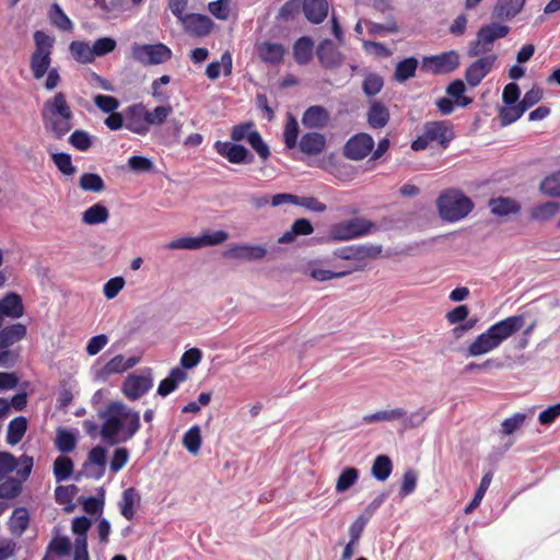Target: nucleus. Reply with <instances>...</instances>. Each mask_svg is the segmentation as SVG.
Masks as SVG:
<instances>
[{"label":"nucleus","mask_w":560,"mask_h":560,"mask_svg":"<svg viewBox=\"0 0 560 560\" xmlns=\"http://www.w3.org/2000/svg\"><path fill=\"white\" fill-rule=\"evenodd\" d=\"M98 417L103 420L100 435L109 445L131 440L141 427L140 413L120 401L109 402Z\"/></svg>","instance_id":"f257e3e1"},{"label":"nucleus","mask_w":560,"mask_h":560,"mask_svg":"<svg viewBox=\"0 0 560 560\" xmlns=\"http://www.w3.org/2000/svg\"><path fill=\"white\" fill-rule=\"evenodd\" d=\"M436 206L441 218L448 222L466 218L474 209L471 199L455 188L444 190L438 198Z\"/></svg>","instance_id":"f03ea898"},{"label":"nucleus","mask_w":560,"mask_h":560,"mask_svg":"<svg viewBox=\"0 0 560 560\" xmlns=\"http://www.w3.org/2000/svg\"><path fill=\"white\" fill-rule=\"evenodd\" d=\"M378 230L377 225L363 217L334 223L328 229V238L332 242H347L366 236Z\"/></svg>","instance_id":"7ed1b4c3"},{"label":"nucleus","mask_w":560,"mask_h":560,"mask_svg":"<svg viewBox=\"0 0 560 560\" xmlns=\"http://www.w3.org/2000/svg\"><path fill=\"white\" fill-rule=\"evenodd\" d=\"M33 37L35 49L30 58V68L34 79L39 80L50 68L55 39L43 31H35Z\"/></svg>","instance_id":"20e7f679"},{"label":"nucleus","mask_w":560,"mask_h":560,"mask_svg":"<svg viewBox=\"0 0 560 560\" xmlns=\"http://www.w3.org/2000/svg\"><path fill=\"white\" fill-rule=\"evenodd\" d=\"M454 137L453 127L448 121H427L423 125L422 133L411 142L410 148L413 151H422L431 142H438L443 149H446Z\"/></svg>","instance_id":"39448f33"},{"label":"nucleus","mask_w":560,"mask_h":560,"mask_svg":"<svg viewBox=\"0 0 560 560\" xmlns=\"http://www.w3.org/2000/svg\"><path fill=\"white\" fill-rule=\"evenodd\" d=\"M509 32L510 27L508 25L497 22L482 25L478 30L476 38L468 45V56L489 55L488 52L492 50L494 42L504 38Z\"/></svg>","instance_id":"423d86ee"},{"label":"nucleus","mask_w":560,"mask_h":560,"mask_svg":"<svg viewBox=\"0 0 560 560\" xmlns=\"http://www.w3.org/2000/svg\"><path fill=\"white\" fill-rule=\"evenodd\" d=\"M382 252L383 246L378 244H358L339 247L332 252V255L342 260L353 261L349 270L354 272L364 270L368 260L377 258Z\"/></svg>","instance_id":"0eeeda50"},{"label":"nucleus","mask_w":560,"mask_h":560,"mask_svg":"<svg viewBox=\"0 0 560 560\" xmlns=\"http://www.w3.org/2000/svg\"><path fill=\"white\" fill-rule=\"evenodd\" d=\"M131 57L143 66L161 65L172 58V50L163 43H135L131 46Z\"/></svg>","instance_id":"6e6552de"},{"label":"nucleus","mask_w":560,"mask_h":560,"mask_svg":"<svg viewBox=\"0 0 560 560\" xmlns=\"http://www.w3.org/2000/svg\"><path fill=\"white\" fill-rule=\"evenodd\" d=\"M229 238L225 231L219 230L213 232H205L199 236H185L170 242L166 247L168 249H198L206 246H215L222 244Z\"/></svg>","instance_id":"1a4fd4ad"},{"label":"nucleus","mask_w":560,"mask_h":560,"mask_svg":"<svg viewBox=\"0 0 560 560\" xmlns=\"http://www.w3.org/2000/svg\"><path fill=\"white\" fill-rule=\"evenodd\" d=\"M33 466L34 459L32 456L23 454L20 458H16L9 452H0V477L16 470L18 477L26 480L32 472Z\"/></svg>","instance_id":"9d476101"},{"label":"nucleus","mask_w":560,"mask_h":560,"mask_svg":"<svg viewBox=\"0 0 560 560\" xmlns=\"http://www.w3.org/2000/svg\"><path fill=\"white\" fill-rule=\"evenodd\" d=\"M459 66V55L448 50L439 55L427 56L422 59V68L433 74H446L455 71Z\"/></svg>","instance_id":"9b49d317"},{"label":"nucleus","mask_w":560,"mask_h":560,"mask_svg":"<svg viewBox=\"0 0 560 560\" xmlns=\"http://www.w3.org/2000/svg\"><path fill=\"white\" fill-rule=\"evenodd\" d=\"M213 148L220 156L232 164H252L255 160L254 154L246 147L234 141L218 140Z\"/></svg>","instance_id":"f8f14e48"},{"label":"nucleus","mask_w":560,"mask_h":560,"mask_svg":"<svg viewBox=\"0 0 560 560\" xmlns=\"http://www.w3.org/2000/svg\"><path fill=\"white\" fill-rule=\"evenodd\" d=\"M374 148V139L371 135L360 132L352 136L343 147V155L353 161L365 159Z\"/></svg>","instance_id":"ddd939ff"},{"label":"nucleus","mask_w":560,"mask_h":560,"mask_svg":"<svg viewBox=\"0 0 560 560\" xmlns=\"http://www.w3.org/2000/svg\"><path fill=\"white\" fill-rule=\"evenodd\" d=\"M125 128L140 136H145L149 132L148 110L142 103L133 104L126 108Z\"/></svg>","instance_id":"4468645a"},{"label":"nucleus","mask_w":560,"mask_h":560,"mask_svg":"<svg viewBox=\"0 0 560 560\" xmlns=\"http://www.w3.org/2000/svg\"><path fill=\"white\" fill-rule=\"evenodd\" d=\"M153 386V378L150 373L147 375L130 374L121 386L124 395L129 400H137L145 395Z\"/></svg>","instance_id":"2eb2a0df"},{"label":"nucleus","mask_w":560,"mask_h":560,"mask_svg":"<svg viewBox=\"0 0 560 560\" xmlns=\"http://www.w3.org/2000/svg\"><path fill=\"white\" fill-rule=\"evenodd\" d=\"M498 56L494 54L486 55L474 61L465 71V79L471 88H476L492 70Z\"/></svg>","instance_id":"dca6fc26"},{"label":"nucleus","mask_w":560,"mask_h":560,"mask_svg":"<svg viewBox=\"0 0 560 560\" xmlns=\"http://www.w3.org/2000/svg\"><path fill=\"white\" fill-rule=\"evenodd\" d=\"M524 315H513L494 323L489 329L500 346L503 341L520 331L524 327Z\"/></svg>","instance_id":"f3484780"},{"label":"nucleus","mask_w":560,"mask_h":560,"mask_svg":"<svg viewBox=\"0 0 560 560\" xmlns=\"http://www.w3.org/2000/svg\"><path fill=\"white\" fill-rule=\"evenodd\" d=\"M316 56L322 67L326 69H337L342 65L343 55L332 40L323 39L316 49Z\"/></svg>","instance_id":"a211bd4d"},{"label":"nucleus","mask_w":560,"mask_h":560,"mask_svg":"<svg viewBox=\"0 0 560 560\" xmlns=\"http://www.w3.org/2000/svg\"><path fill=\"white\" fill-rule=\"evenodd\" d=\"M267 255V248L262 245L235 244L223 253L226 258L244 261L261 260Z\"/></svg>","instance_id":"6ab92c4d"},{"label":"nucleus","mask_w":560,"mask_h":560,"mask_svg":"<svg viewBox=\"0 0 560 560\" xmlns=\"http://www.w3.org/2000/svg\"><path fill=\"white\" fill-rule=\"evenodd\" d=\"M180 23L186 33L196 37L207 36L213 28L212 20L200 13H188L180 20Z\"/></svg>","instance_id":"aec40b11"},{"label":"nucleus","mask_w":560,"mask_h":560,"mask_svg":"<svg viewBox=\"0 0 560 560\" xmlns=\"http://www.w3.org/2000/svg\"><path fill=\"white\" fill-rule=\"evenodd\" d=\"M43 126L54 139L61 140L73 128V115L42 116Z\"/></svg>","instance_id":"412c9836"},{"label":"nucleus","mask_w":560,"mask_h":560,"mask_svg":"<svg viewBox=\"0 0 560 560\" xmlns=\"http://www.w3.org/2000/svg\"><path fill=\"white\" fill-rule=\"evenodd\" d=\"M106 450L101 446H94L88 456V460L83 464V469L89 477L100 479L105 472Z\"/></svg>","instance_id":"4be33fe9"},{"label":"nucleus","mask_w":560,"mask_h":560,"mask_svg":"<svg viewBox=\"0 0 560 560\" xmlns=\"http://www.w3.org/2000/svg\"><path fill=\"white\" fill-rule=\"evenodd\" d=\"M302 11L310 23L317 25L328 16L329 2L328 0H303Z\"/></svg>","instance_id":"5701e85b"},{"label":"nucleus","mask_w":560,"mask_h":560,"mask_svg":"<svg viewBox=\"0 0 560 560\" xmlns=\"http://www.w3.org/2000/svg\"><path fill=\"white\" fill-rule=\"evenodd\" d=\"M138 362L139 359L136 357L125 359L124 355L117 354L97 372L96 377L104 381L112 374H119L133 368Z\"/></svg>","instance_id":"b1692460"},{"label":"nucleus","mask_w":560,"mask_h":560,"mask_svg":"<svg viewBox=\"0 0 560 560\" xmlns=\"http://www.w3.org/2000/svg\"><path fill=\"white\" fill-rule=\"evenodd\" d=\"M329 120V112L320 105L310 106L302 116V125L308 129H323Z\"/></svg>","instance_id":"393cba45"},{"label":"nucleus","mask_w":560,"mask_h":560,"mask_svg":"<svg viewBox=\"0 0 560 560\" xmlns=\"http://www.w3.org/2000/svg\"><path fill=\"white\" fill-rule=\"evenodd\" d=\"M494 336L488 328L486 331L476 337V339L467 348V357H480L499 348Z\"/></svg>","instance_id":"a878e982"},{"label":"nucleus","mask_w":560,"mask_h":560,"mask_svg":"<svg viewBox=\"0 0 560 560\" xmlns=\"http://www.w3.org/2000/svg\"><path fill=\"white\" fill-rule=\"evenodd\" d=\"M42 116H62L73 115L70 105L67 102L66 95L62 92L56 93L52 97L45 101Z\"/></svg>","instance_id":"bb28decb"},{"label":"nucleus","mask_w":560,"mask_h":560,"mask_svg":"<svg viewBox=\"0 0 560 560\" xmlns=\"http://www.w3.org/2000/svg\"><path fill=\"white\" fill-rule=\"evenodd\" d=\"M525 0H498L492 15L497 20L511 21L523 10Z\"/></svg>","instance_id":"cd10ccee"},{"label":"nucleus","mask_w":560,"mask_h":560,"mask_svg":"<svg viewBox=\"0 0 560 560\" xmlns=\"http://www.w3.org/2000/svg\"><path fill=\"white\" fill-rule=\"evenodd\" d=\"M389 118V110L382 102L373 101L370 104L366 113V121L372 129L384 128L388 124Z\"/></svg>","instance_id":"c85d7f7f"},{"label":"nucleus","mask_w":560,"mask_h":560,"mask_svg":"<svg viewBox=\"0 0 560 560\" xmlns=\"http://www.w3.org/2000/svg\"><path fill=\"white\" fill-rule=\"evenodd\" d=\"M27 335V327L22 323L8 325L0 329V349L10 348L23 340Z\"/></svg>","instance_id":"c756f323"},{"label":"nucleus","mask_w":560,"mask_h":560,"mask_svg":"<svg viewBox=\"0 0 560 560\" xmlns=\"http://www.w3.org/2000/svg\"><path fill=\"white\" fill-rule=\"evenodd\" d=\"M258 57L266 63L279 65L284 56V47L279 43L262 42L256 47Z\"/></svg>","instance_id":"7c9ffc66"},{"label":"nucleus","mask_w":560,"mask_h":560,"mask_svg":"<svg viewBox=\"0 0 560 560\" xmlns=\"http://www.w3.org/2000/svg\"><path fill=\"white\" fill-rule=\"evenodd\" d=\"M314 232V226L308 219L301 218L295 220L291 228L285 231L279 238V244H290L299 236H307Z\"/></svg>","instance_id":"2f4dec72"},{"label":"nucleus","mask_w":560,"mask_h":560,"mask_svg":"<svg viewBox=\"0 0 560 560\" xmlns=\"http://www.w3.org/2000/svg\"><path fill=\"white\" fill-rule=\"evenodd\" d=\"M490 211L495 217H505L517 214L521 211V205L510 197H497L489 200Z\"/></svg>","instance_id":"473e14b6"},{"label":"nucleus","mask_w":560,"mask_h":560,"mask_svg":"<svg viewBox=\"0 0 560 560\" xmlns=\"http://www.w3.org/2000/svg\"><path fill=\"white\" fill-rule=\"evenodd\" d=\"M317 260L307 264L305 273L315 281L324 282L331 279H339L352 273V270L332 271L318 267Z\"/></svg>","instance_id":"72a5a7b5"},{"label":"nucleus","mask_w":560,"mask_h":560,"mask_svg":"<svg viewBox=\"0 0 560 560\" xmlns=\"http://www.w3.org/2000/svg\"><path fill=\"white\" fill-rule=\"evenodd\" d=\"M300 150L308 155H316L324 151L326 147V138L318 132H307L302 136L300 142Z\"/></svg>","instance_id":"f704fd0d"},{"label":"nucleus","mask_w":560,"mask_h":560,"mask_svg":"<svg viewBox=\"0 0 560 560\" xmlns=\"http://www.w3.org/2000/svg\"><path fill=\"white\" fill-rule=\"evenodd\" d=\"M0 307L7 317L20 318L24 315L22 298L15 292L7 293L0 300Z\"/></svg>","instance_id":"c9c22d12"},{"label":"nucleus","mask_w":560,"mask_h":560,"mask_svg":"<svg viewBox=\"0 0 560 560\" xmlns=\"http://www.w3.org/2000/svg\"><path fill=\"white\" fill-rule=\"evenodd\" d=\"M187 373L180 368H173L168 376L162 380L158 387V395L166 397L173 393L179 383L186 381Z\"/></svg>","instance_id":"e433bc0d"},{"label":"nucleus","mask_w":560,"mask_h":560,"mask_svg":"<svg viewBox=\"0 0 560 560\" xmlns=\"http://www.w3.org/2000/svg\"><path fill=\"white\" fill-rule=\"evenodd\" d=\"M221 68L225 77L232 74L233 60L229 51L223 52L219 61H212L207 66L206 75L212 81L217 80L220 77Z\"/></svg>","instance_id":"4c0bfd02"},{"label":"nucleus","mask_w":560,"mask_h":560,"mask_svg":"<svg viewBox=\"0 0 560 560\" xmlns=\"http://www.w3.org/2000/svg\"><path fill=\"white\" fill-rule=\"evenodd\" d=\"M314 42L308 36L300 37L293 45V57L299 65H307L313 57Z\"/></svg>","instance_id":"58836bf2"},{"label":"nucleus","mask_w":560,"mask_h":560,"mask_svg":"<svg viewBox=\"0 0 560 560\" xmlns=\"http://www.w3.org/2000/svg\"><path fill=\"white\" fill-rule=\"evenodd\" d=\"M140 502V495L135 488L124 490L121 500L119 501V510L121 515L131 521L135 517V504Z\"/></svg>","instance_id":"ea45409f"},{"label":"nucleus","mask_w":560,"mask_h":560,"mask_svg":"<svg viewBox=\"0 0 560 560\" xmlns=\"http://www.w3.org/2000/svg\"><path fill=\"white\" fill-rule=\"evenodd\" d=\"M27 430V419L23 416H19L12 419L8 424L7 430V443L15 445L22 441Z\"/></svg>","instance_id":"a19ab883"},{"label":"nucleus","mask_w":560,"mask_h":560,"mask_svg":"<svg viewBox=\"0 0 560 560\" xmlns=\"http://www.w3.org/2000/svg\"><path fill=\"white\" fill-rule=\"evenodd\" d=\"M419 61L415 57H408L402 59L396 65L394 79L399 82L404 83L407 80L415 77L417 68H418Z\"/></svg>","instance_id":"79ce46f5"},{"label":"nucleus","mask_w":560,"mask_h":560,"mask_svg":"<svg viewBox=\"0 0 560 560\" xmlns=\"http://www.w3.org/2000/svg\"><path fill=\"white\" fill-rule=\"evenodd\" d=\"M108 209L100 202L89 207L82 213V222L89 225L105 223L108 220Z\"/></svg>","instance_id":"37998d69"},{"label":"nucleus","mask_w":560,"mask_h":560,"mask_svg":"<svg viewBox=\"0 0 560 560\" xmlns=\"http://www.w3.org/2000/svg\"><path fill=\"white\" fill-rule=\"evenodd\" d=\"M560 211V203L547 201L530 209L529 217L534 221H548Z\"/></svg>","instance_id":"c03bdc74"},{"label":"nucleus","mask_w":560,"mask_h":560,"mask_svg":"<svg viewBox=\"0 0 560 560\" xmlns=\"http://www.w3.org/2000/svg\"><path fill=\"white\" fill-rule=\"evenodd\" d=\"M466 85L463 80L456 79L446 88V94L455 100V104L459 107H467L472 103V98L465 96Z\"/></svg>","instance_id":"a18cd8bd"},{"label":"nucleus","mask_w":560,"mask_h":560,"mask_svg":"<svg viewBox=\"0 0 560 560\" xmlns=\"http://www.w3.org/2000/svg\"><path fill=\"white\" fill-rule=\"evenodd\" d=\"M393 471L392 459L387 455H378L373 462L371 474L378 481H385Z\"/></svg>","instance_id":"49530a36"},{"label":"nucleus","mask_w":560,"mask_h":560,"mask_svg":"<svg viewBox=\"0 0 560 560\" xmlns=\"http://www.w3.org/2000/svg\"><path fill=\"white\" fill-rule=\"evenodd\" d=\"M22 480L20 477L18 479L12 477H0V499H13L21 493L22 490Z\"/></svg>","instance_id":"de8ad7c7"},{"label":"nucleus","mask_w":560,"mask_h":560,"mask_svg":"<svg viewBox=\"0 0 560 560\" xmlns=\"http://www.w3.org/2000/svg\"><path fill=\"white\" fill-rule=\"evenodd\" d=\"M78 185L83 191L101 192L105 189L103 178L96 173H83Z\"/></svg>","instance_id":"09e8293b"},{"label":"nucleus","mask_w":560,"mask_h":560,"mask_svg":"<svg viewBox=\"0 0 560 560\" xmlns=\"http://www.w3.org/2000/svg\"><path fill=\"white\" fill-rule=\"evenodd\" d=\"M48 15L50 23L59 30L69 32L73 28V23L58 3L51 4Z\"/></svg>","instance_id":"8fccbe9b"},{"label":"nucleus","mask_w":560,"mask_h":560,"mask_svg":"<svg viewBox=\"0 0 560 560\" xmlns=\"http://www.w3.org/2000/svg\"><path fill=\"white\" fill-rule=\"evenodd\" d=\"M73 472V462L68 456H59L54 462V476L57 482L68 480Z\"/></svg>","instance_id":"3c124183"},{"label":"nucleus","mask_w":560,"mask_h":560,"mask_svg":"<svg viewBox=\"0 0 560 560\" xmlns=\"http://www.w3.org/2000/svg\"><path fill=\"white\" fill-rule=\"evenodd\" d=\"M491 480H492L491 472H487L483 475V477L481 478V481L474 494V498L471 499V501L468 503V505L464 510L465 514L471 513L480 505V503L491 483Z\"/></svg>","instance_id":"603ef678"},{"label":"nucleus","mask_w":560,"mask_h":560,"mask_svg":"<svg viewBox=\"0 0 560 560\" xmlns=\"http://www.w3.org/2000/svg\"><path fill=\"white\" fill-rule=\"evenodd\" d=\"M30 523L28 512L25 508H16L10 520V529L13 534H23Z\"/></svg>","instance_id":"864d4df0"},{"label":"nucleus","mask_w":560,"mask_h":560,"mask_svg":"<svg viewBox=\"0 0 560 560\" xmlns=\"http://www.w3.org/2000/svg\"><path fill=\"white\" fill-rule=\"evenodd\" d=\"M384 86V79L375 72L365 74L362 82V91L368 97H373L378 94Z\"/></svg>","instance_id":"5fc2aeb1"},{"label":"nucleus","mask_w":560,"mask_h":560,"mask_svg":"<svg viewBox=\"0 0 560 560\" xmlns=\"http://www.w3.org/2000/svg\"><path fill=\"white\" fill-rule=\"evenodd\" d=\"M55 445L61 453H70L75 448L77 438L67 429H58L55 440Z\"/></svg>","instance_id":"6e6d98bb"},{"label":"nucleus","mask_w":560,"mask_h":560,"mask_svg":"<svg viewBox=\"0 0 560 560\" xmlns=\"http://www.w3.org/2000/svg\"><path fill=\"white\" fill-rule=\"evenodd\" d=\"M359 479V470L354 467H346L340 472L337 482L336 491L338 493L349 490Z\"/></svg>","instance_id":"4d7b16f0"},{"label":"nucleus","mask_w":560,"mask_h":560,"mask_svg":"<svg viewBox=\"0 0 560 560\" xmlns=\"http://www.w3.org/2000/svg\"><path fill=\"white\" fill-rule=\"evenodd\" d=\"M525 113V109L521 106V104H514V105H506L499 110V119L501 122V126L505 127L509 126L516 120H518L523 114Z\"/></svg>","instance_id":"13d9d810"},{"label":"nucleus","mask_w":560,"mask_h":560,"mask_svg":"<svg viewBox=\"0 0 560 560\" xmlns=\"http://www.w3.org/2000/svg\"><path fill=\"white\" fill-rule=\"evenodd\" d=\"M201 441L199 425H192L183 436V445L190 454H197L200 451Z\"/></svg>","instance_id":"bf43d9fd"},{"label":"nucleus","mask_w":560,"mask_h":560,"mask_svg":"<svg viewBox=\"0 0 560 560\" xmlns=\"http://www.w3.org/2000/svg\"><path fill=\"white\" fill-rule=\"evenodd\" d=\"M51 160L58 171L66 176H72L77 172V167L72 164V158L69 153H54L51 154Z\"/></svg>","instance_id":"052dcab7"},{"label":"nucleus","mask_w":560,"mask_h":560,"mask_svg":"<svg viewBox=\"0 0 560 560\" xmlns=\"http://www.w3.org/2000/svg\"><path fill=\"white\" fill-rule=\"evenodd\" d=\"M127 165L135 173H153L155 170L151 159L143 155H132L128 159Z\"/></svg>","instance_id":"680f3d73"},{"label":"nucleus","mask_w":560,"mask_h":560,"mask_svg":"<svg viewBox=\"0 0 560 560\" xmlns=\"http://www.w3.org/2000/svg\"><path fill=\"white\" fill-rule=\"evenodd\" d=\"M72 56L81 62H91L94 59L92 47L84 42L74 40L70 44Z\"/></svg>","instance_id":"e2e57ef3"},{"label":"nucleus","mask_w":560,"mask_h":560,"mask_svg":"<svg viewBox=\"0 0 560 560\" xmlns=\"http://www.w3.org/2000/svg\"><path fill=\"white\" fill-rule=\"evenodd\" d=\"M299 137V125L296 119L293 116H290L284 126L283 131V140L285 147L289 149H293L298 144Z\"/></svg>","instance_id":"0e129e2a"},{"label":"nucleus","mask_w":560,"mask_h":560,"mask_svg":"<svg viewBox=\"0 0 560 560\" xmlns=\"http://www.w3.org/2000/svg\"><path fill=\"white\" fill-rule=\"evenodd\" d=\"M209 12L218 20L229 19L231 11V0H215L208 3Z\"/></svg>","instance_id":"69168bd1"},{"label":"nucleus","mask_w":560,"mask_h":560,"mask_svg":"<svg viewBox=\"0 0 560 560\" xmlns=\"http://www.w3.org/2000/svg\"><path fill=\"white\" fill-rule=\"evenodd\" d=\"M540 190L547 196L560 197V171L546 177L540 183Z\"/></svg>","instance_id":"338daca9"},{"label":"nucleus","mask_w":560,"mask_h":560,"mask_svg":"<svg viewBox=\"0 0 560 560\" xmlns=\"http://www.w3.org/2000/svg\"><path fill=\"white\" fill-rule=\"evenodd\" d=\"M95 106L103 113L110 114L119 107V101L110 95L97 94L93 97Z\"/></svg>","instance_id":"774afa93"}]
</instances>
